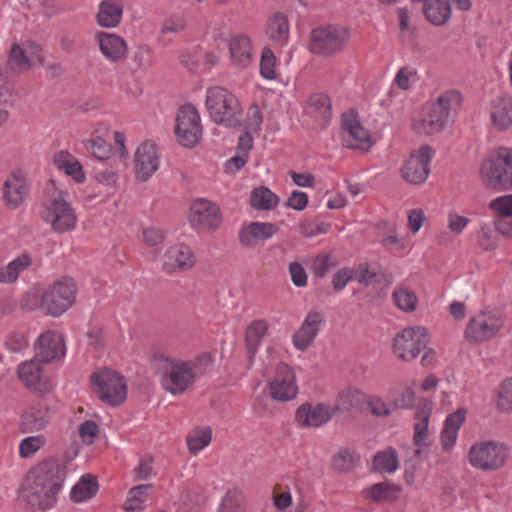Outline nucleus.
I'll return each instance as SVG.
<instances>
[{
	"instance_id": "8",
	"label": "nucleus",
	"mask_w": 512,
	"mask_h": 512,
	"mask_svg": "<svg viewBox=\"0 0 512 512\" xmlns=\"http://www.w3.org/2000/svg\"><path fill=\"white\" fill-rule=\"evenodd\" d=\"M509 456V449L493 441L473 445L469 450V462L478 469L493 471L502 467Z\"/></svg>"
},
{
	"instance_id": "11",
	"label": "nucleus",
	"mask_w": 512,
	"mask_h": 512,
	"mask_svg": "<svg viewBox=\"0 0 512 512\" xmlns=\"http://www.w3.org/2000/svg\"><path fill=\"white\" fill-rule=\"evenodd\" d=\"M76 286L73 281H59L41 296V309L46 315L57 317L75 302Z\"/></svg>"
},
{
	"instance_id": "42",
	"label": "nucleus",
	"mask_w": 512,
	"mask_h": 512,
	"mask_svg": "<svg viewBox=\"0 0 512 512\" xmlns=\"http://www.w3.org/2000/svg\"><path fill=\"white\" fill-rule=\"evenodd\" d=\"M359 461V454L354 448H343L332 458V467L338 473L351 471Z\"/></svg>"
},
{
	"instance_id": "41",
	"label": "nucleus",
	"mask_w": 512,
	"mask_h": 512,
	"mask_svg": "<svg viewBox=\"0 0 512 512\" xmlns=\"http://www.w3.org/2000/svg\"><path fill=\"white\" fill-rule=\"evenodd\" d=\"M153 486L151 484H142L130 489L128 497L124 503V509L127 512H141L144 510V502L148 497V491Z\"/></svg>"
},
{
	"instance_id": "27",
	"label": "nucleus",
	"mask_w": 512,
	"mask_h": 512,
	"mask_svg": "<svg viewBox=\"0 0 512 512\" xmlns=\"http://www.w3.org/2000/svg\"><path fill=\"white\" fill-rule=\"evenodd\" d=\"M491 121L498 130H507L512 125V97L503 95L492 101Z\"/></svg>"
},
{
	"instance_id": "15",
	"label": "nucleus",
	"mask_w": 512,
	"mask_h": 512,
	"mask_svg": "<svg viewBox=\"0 0 512 512\" xmlns=\"http://www.w3.org/2000/svg\"><path fill=\"white\" fill-rule=\"evenodd\" d=\"M44 220L51 224L53 231L65 233L75 227L77 217L70 203L58 197L51 201Z\"/></svg>"
},
{
	"instance_id": "28",
	"label": "nucleus",
	"mask_w": 512,
	"mask_h": 512,
	"mask_svg": "<svg viewBox=\"0 0 512 512\" xmlns=\"http://www.w3.org/2000/svg\"><path fill=\"white\" fill-rule=\"evenodd\" d=\"M30 66V59L27 57L25 51L18 44H13L5 65L0 67V80L7 81L10 74L21 73L28 70Z\"/></svg>"
},
{
	"instance_id": "9",
	"label": "nucleus",
	"mask_w": 512,
	"mask_h": 512,
	"mask_svg": "<svg viewBox=\"0 0 512 512\" xmlns=\"http://www.w3.org/2000/svg\"><path fill=\"white\" fill-rule=\"evenodd\" d=\"M175 135L178 143L185 148L195 147L202 136L200 116L193 104L181 106L177 112Z\"/></svg>"
},
{
	"instance_id": "53",
	"label": "nucleus",
	"mask_w": 512,
	"mask_h": 512,
	"mask_svg": "<svg viewBox=\"0 0 512 512\" xmlns=\"http://www.w3.org/2000/svg\"><path fill=\"white\" fill-rule=\"evenodd\" d=\"M498 407L503 412L512 411V378L506 379L500 386Z\"/></svg>"
},
{
	"instance_id": "62",
	"label": "nucleus",
	"mask_w": 512,
	"mask_h": 512,
	"mask_svg": "<svg viewBox=\"0 0 512 512\" xmlns=\"http://www.w3.org/2000/svg\"><path fill=\"white\" fill-rule=\"evenodd\" d=\"M5 346L12 352H20L28 347V342L23 334L12 332L6 338Z\"/></svg>"
},
{
	"instance_id": "19",
	"label": "nucleus",
	"mask_w": 512,
	"mask_h": 512,
	"mask_svg": "<svg viewBox=\"0 0 512 512\" xmlns=\"http://www.w3.org/2000/svg\"><path fill=\"white\" fill-rule=\"evenodd\" d=\"M341 126L344 133L356 142V144L347 143L346 136L344 135L343 140L346 148L364 149L362 146L363 144H367V150L371 147L372 142L370 133L361 125L358 113L355 109H350L348 112L343 113Z\"/></svg>"
},
{
	"instance_id": "40",
	"label": "nucleus",
	"mask_w": 512,
	"mask_h": 512,
	"mask_svg": "<svg viewBox=\"0 0 512 512\" xmlns=\"http://www.w3.org/2000/svg\"><path fill=\"white\" fill-rule=\"evenodd\" d=\"M279 202V197L267 187H258L252 190L250 205L257 210L273 209Z\"/></svg>"
},
{
	"instance_id": "64",
	"label": "nucleus",
	"mask_w": 512,
	"mask_h": 512,
	"mask_svg": "<svg viewBox=\"0 0 512 512\" xmlns=\"http://www.w3.org/2000/svg\"><path fill=\"white\" fill-rule=\"evenodd\" d=\"M353 279L352 270L349 268H342L338 270L332 278V286L335 291H340L345 288L347 283Z\"/></svg>"
},
{
	"instance_id": "4",
	"label": "nucleus",
	"mask_w": 512,
	"mask_h": 512,
	"mask_svg": "<svg viewBox=\"0 0 512 512\" xmlns=\"http://www.w3.org/2000/svg\"><path fill=\"white\" fill-rule=\"evenodd\" d=\"M480 176L488 189L512 190V149L499 147L486 157L481 163Z\"/></svg>"
},
{
	"instance_id": "3",
	"label": "nucleus",
	"mask_w": 512,
	"mask_h": 512,
	"mask_svg": "<svg viewBox=\"0 0 512 512\" xmlns=\"http://www.w3.org/2000/svg\"><path fill=\"white\" fill-rule=\"evenodd\" d=\"M153 368L162 387L173 395L183 394L196 379L191 362L172 360L164 354L154 356Z\"/></svg>"
},
{
	"instance_id": "50",
	"label": "nucleus",
	"mask_w": 512,
	"mask_h": 512,
	"mask_svg": "<svg viewBox=\"0 0 512 512\" xmlns=\"http://www.w3.org/2000/svg\"><path fill=\"white\" fill-rule=\"evenodd\" d=\"M46 440L43 435L30 436L23 439L19 445V453L22 458H28L44 446Z\"/></svg>"
},
{
	"instance_id": "55",
	"label": "nucleus",
	"mask_w": 512,
	"mask_h": 512,
	"mask_svg": "<svg viewBox=\"0 0 512 512\" xmlns=\"http://www.w3.org/2000/svg\"><path fill=\"white\" fill-rule=\"evenodd\" d=\"M90 150L93 156L99 160H107L112 154V146L101 137L91 140Z\"/></svg>"
},
{
	"instance_id": "38",
	"label": "nucleus",
	"mask_w": 512,
	"mask_h": 512,
	"mask_svg": "<svg viewBox=\"0 0 512 512\" xmlns=\"http://www.w3.org/2000/svg\"><path fill=\"white\" fill-rule=\"evenodd\" d=\"M399 492L400 488L397 485L385 481L373 484L367 491L366 497L374 503H380L395 500Z\"/></svg>"
},
{
	"instance_id": "6",
	"label": "nucleus",
	"mask_w": 512,
	"mask_h": 512,
	"mask_svg": "<svg viewBox=\"0 0 512 512\" xmlns=\"http://www.w3.org/2000/svg\"><path fill=\"white\" fill-rule=\"evenodd\" d=\"M350 39L347 27L327 25L317 27L310 33L309 50L319 56L329 57L342 52Z\"/></svg>"
},
{
	"instance_id": "18",
	"label": "nucleus",
	"mask_w": 512,
	"mask_h": 512,
	"mask_svg": "<svg viewBox=\"0 0 512 512\" xmlns=\"http://www.w3.org/2000/svg\"><path fill=\"white\" fill-rule=\"evenodd\" d=\"M190 222L199 229H216L221 223L219 208L206 199H198L190 208Z\"/></svg>"
},
{
	"instance_id": "47",
	"label": "nucleus",
	"mask_w": 512,
	"mask_h": 512,
	"mask_svg": "<svg viewBox=\"0 0 512 512\" xmlns=\"http://www.w3.org/2000/svg\"><path fill=\"white\" fill-rule=\"evenodd\" d=\"M338 265L337 259L331 254L317 256L312 264V269L315 276L323 278L327 273L336 268Z\"/></svg>"
},
{
	"instance_id": "1",
	"label": "nucleus",
	"mask_w": 512,
	"mask_h": 512,
	"mask_svg": "<svg viewBox=\"0 0 512 512\" xmlns=\"http://www.w3.org/2000/svg\"><path fill=\"white\" fill-rule=\"evenodd\" d=\"M65 478V466L57 459H46L28 472L21 484L20 498L31 509L46 511L56 504Z\"/></svg>"
},
{
	"instance_id": "22",
	"label": "nucleus",
	"mask_w": 512,
	"mask_h": 512,
	"mask_svg": "<svg viewBox=\"0 0 512 512\" xmlns=\"http://www.w3.org/2000/svg\"><path fill=\"white\" fill-rule=\"evenodd\" d=\"M194 265V254L185 244L171 246L164 254L163 270L168 274L187 271Z\"/></svg>"
},
{
	"instance_id": "58",
	"label": "nucleus",
	"mask_w": 512,
	"mask_h": 512,
	"mask_svg": "<svg viewBox=\"0 0 512 512\" xmlns=\"http://www.w3.org/2000/svg\"><path fill=\"white\" fill-rule=\"evenodd\" d=\"M308 202L307 193L294 190L285 202V206L296 211H302L307 207Z\"/></svg>"
},
{
	"instance_id": "59",
	"label": "nucleus",
	"mask_w": 512,
	"mask_h": 512,
	"mask_svg": "<svg viewBox=\"0 0 512 512\" xmlns=\"http://www.w3.org/2000/svg\"><path fill=\"white\" fill-rule=\"evenodd\" d=\"M367 406L370 413L376 417H388L391 415V410L380 397H370L367 400Z\"/></svg>"
},
{
	"instance_id": "23",
	"label": "nucleus",
	"mask_w": 512,
	"mask_h": 512,
	"mask_svg": "<svg viewBox=\"0 0 512 512\" xmlns=\"http://www.w3.org/2000/svg\"><path fill=\"white\" fill-rule=\"evenodd\" d=\"M279 227L270 222H250L243 225L239 231V242L243 247L254 248L259 242H264L277 234Z\"/></svg>"
},
{
	"instance_id": "30",
	"label": "nucleus",
	"mask_w": 512,
	"mask_h": 512,
	"mask_svg": "<svg viewBox=\"0 0 512 512\" xmlns=\"http://www.w3.org/2000/svg\"><path fill=\"white\" fill-rule=\"evenodd\" d=\"M251 42L245 35H236L229 41V52L232 63L240 68H246L251 64Z\"/></svg>"
},
{
	"instance_id": "31",
	"label": "nucleus",
	"mask_w": 512,
	"mask_h": 512,
	"mask_svg": "<svg viewBox=\"0 0 512 512\" xmlns=\"http://www.w3.org/2000/svg\"><path fill=\"white\" fill-rule=\"evenodd\" d=\"M28 192L29 187L25 181L18 177H13L12 179H7L4 183L3 198L9 208L15 209L23 203Z\"/></svg>"
},
{
	"instance_id": "56",
	"label": "nucleus",
	"mask_w": 512,
	"mask_h": 512,
	"mask_svg": "<svg viewBox=\"0 0 512 512\" xmlns=\"http://www.w3.org/2000/svg\"><path fill=\"white\" fill-rule=\"evenodd\" d=\"M490 208L495 210L499 217H512V194L494 199L490 203Z\"/></svg>"
},
{
	"instance_id": "36",
	"label": "nucleus",
	"mask_w": 512,
	"mask_h": 512,
	"mask_svg": "<svg viewBox=\"0 0 512 512\" xmlns=\"http://www.w3.org/2000/svg\"><path fill=\"white\" fill-rule=\"evenodd\" d=\"M266 33L274 42L279 44L286 42L289 36V22L287 17L283 13H275L268 21Z\"/></svg>"
},
{
	"instance_id": "26",
	"label": "nucleus",
	"mask_w": 512,
	"mask_h": 512,
	"mask_svg": "<svg viewBox=\"0 0 512 512\" xmlns=\"http://www.w3.org/2000/svg\"><path fill=\"white\" fill-rule=\"evenodd\" d=\"M101 53L111 62L120 61L127 52L125 40L114 33L98 32L95 35Z\"/></svg>"
},
{
	"instance_id": "39",
	"label": "nucleus",
	"mask_w": 512,
	"mask_h": 512,
	"mask_svg": "<svg viewBox=\"0 0 512 512\" xmlns=\"http://www.w3.org/2000/svg\"><path fill=\"white\" fill-rule=\"evenodd\" d=\"M212 439V429L210 426L196 427L186 437L188 450L191 454H196L208 446Z\"/></svg>"
},
{
	"instance_id": "52",
	"label": "nucleus",
	"mask_w": 512,
	"mask_h": 512,
	"mask_svg": "<svg viewBox=\"0 0 512 512\" xmlns=\"http://www.w3.org/2000/svg\"><path fill=\"white\" fill-rule=\"evenodd\" d=\"M429 417V413L423 412L421 419L414 425L413 442L418 447L427 446Z\"/></svg>"
},
{
	"instance_id": "51",
	"label": "nucleus",
	"mask_w": 512,
	"mask_h": 512,
	"mask_svg": "<svg viewBox=\"0 0 512 512\" xmlns=\"http://www.w3.org/2000/svg\"><path fill=\"white\" fill-rule=\"evenodd\" d=\"M243 501L242 492L239 490H229L224 496L219 507V512H238Z\"/></svg>"
},
{
	"instance_id": "16",
	"label": "nucleus",
	"mask_w": 512,
	"mask_h": 512,
	"mask_svg": "<svg viewBox=\"0 0 512 512\" xmlns=\"http://www.w3.org/2000/svg\"><path fill=\"white\" fill-rule=\"evenodd\" d=\"M20 381L31 391L38 394H46L51 385L43 373L41 362L38 358L22 362L17 368Z\"/></svg>"
},
{
	"instance_id": "44",
	"label": "nucleus",
	"mask_w": 512,
	"mask_h": 512,
	"mask_svg": "<svg viewBox=\"0 0 512 512\" xmlns=\"http://www.w3.org/2000/svg\"><path fill=\"white\" fill-rule=\"evenodd\" d=\"M31 265V257L24 253L11 261L0 273L3 281L12 283L16 281L19 273Z\"/></svg>"
},
{
	"instance_id": "2",
	"label": "nucleus",
	"mask_w": 512,
	"mask_h": 512,
	"mask_svg": "<svg viewBox=\"0 0 512 512\" xmlns=\"http://www.w3.org/2000/svg\"><path fill=\"white\" fill-rule=\"evenodd\" d=\"M462 95L457 90H447L435 102L422 108L421 117L413 119L412 129L422 135L441 132L450 120L452 111H457L462 104Z\"/></svg>"
},
{
	"instance_id": "54",
	"label": "nucleus",
	"mask_w": 512,
	"mask_h": 512,
	"mask_svg": "<svg viewBox=\"0 0 512 512\" xmlns=\"http://www.w3.org/2000/svg\"><path fill=\"white\" fill-rule=\"evenodd\" d=\"M477 241L479 246L485 251H493L498 247L497 239L493 236V228L489 225H483L478 232Z\"/></svg>"
},
{
	"instance_id": "32",
	"label": "nucleus",
	"mask_w": 512,
	"mask_h": 512,
	"mask_svg": "<svg viewBox=\"0 0 512 512\" xmlns=\"http://www.w3.org/2000/svg\"><path fill=\"white\" fill-rule=\"evenodd\" d=\"M123 16V5L112 0H103L99 4L96 15L97 23L101 27L114 28L119 25Z\"/></svg>"
},
{
	"instance_id": "34",
	"label": "nucleus",
	"mask_w": 512,
	"mask_h": 512,
	"mask_svg": "<svg viewBox=\"0 0 512 512\" xmlns=\"http://www.w3.org/2000/svg\"><path fill=\"white\" fill-rule=\"evenodd\" d=\"M423 12L430 23L442 26L451 17V5L448 0H425Z\"/></svg>"
},
{
	"instance_id": "46",
	"label": "nucleus",
	"mask_w": 512,
	"mask_h": 512,
	"mask_svg": "<svg viewBox=\"0 0 512 512\" xmlns=\"http://www.w3.org/2000/svg\"><path fill=\"white\" fill-rule=\"evenodd\" d=\"M275 63L276 57L274 52L270 48L265 47L262 51L260 60V74L263 78L268 80L275 79Z\"/></svg>"
},
{
	"instance_id": "63",
	"label": "nucleus",
	"mask_w": 512,
	"mask_h": 512,
	"mask_svg": "<svg viewBox=\"0 0 512 512\" xmlns=\"http://www.w3.org/2000/svg\"><path fill=\"white\" fill-rule=\"evenodd\" d=\"M289 271L293 284L297 287H304L307 284V274L302 265L298 262L289 264Z\"/></svg>"
},
{
	"instance_id": "37",
	"label": "nucleus",
	"mask_w": 512,
	"mask_h": 512,
	"mask_svg": "<svg viewBox=\"0 0 512 512\" xmlns=\"http://www.w3.org/2000/svg\"><path fill=\"white\" fill-rule=\"evenodd\" d=\"M388 399L395 409H412L415 404V392L407 385L397 386L388 391Z\"/></svg>"
},
{
	"instance_id": "35",
	"label": "nucleus",
	"mask_w": 512,
	"mask_h": 512,
	"mask_svg": "<svg viewBox=\"0 0 512 512\" xmlns=\"http://www.w3.org/2000/svg\"><path fill=\"white\" fill-rule=\"evenodd\" d=\"M373 470L379 473H393L399 467V457L397 451L393 447L375 454L372 461Z\"/></svg>"
},
{
	"instance_id": "45",
	"label": "nucleus",
	"mask_w": 512,
	"mask_h": 512,
	"mask_svg": "<svg viewBox=\"0 0 512 512\" xmlns=\"http://www.w3.org/2000/svg\"><path fill=\"white\" fill-rule=\"evenodd\" d=\"M309 105L318 112L325 121L331 119V100L323 93H314L309 97Z\"/></svg>"
},
{
	"instance_id": "48",
	"label": "nucleus",
	"mask_w": 512,
	"mask_h": 512,
	"mask_svg": "<svg viewBox=\"0 0 512 512\" xmlns=\"http://www.w3.org/2000/svg\"><path fill=\"white\" fill-rule=\"evenodd\" d=\"M355 278L365 287L380 283L379 272L371 269L368 263H362L358 266L355 272Z\"/></svg>"
},
{
	"instance_id": "29",
	"label": "nucleus",
	"mask_w": 512,
	"mask_h": 512,
	"mask_svg": "<svg viewBox=\"0 0 512 512\" xmlns=\"http://www.w3.org/2000/svg\"><path fill=\"white\" fill-rule=\"evenodd\" d=\"M268 323L265 319L252 321L245 329V347L249 364H253L258 346L268 331Z\"/></svg>"
},
{
	"instance_id": "10",
	"label": "nucleus",
	"mask_w": 512,
	"mask_h": 512,
	"mask_svg": "<svg viewBox=\"0 0 512 512\" xmlns=\"http://www.w3.org/2000/svg\"><path fill=\"white\" fill-rule=\"evenodd\" d=\"M428 341V331L425 327H407L395 335L394 353L403 361H412L426 348Z\"/></svg>"
},
{
	"instance_id": "5",
	"label": "nucleus",
	"mask_w": 512,
	"mask_h": 512,
	"mask_svg": "<svg viewBox=\"0 0 512 512\" xmlns=\"http://www.w3.org/2000/svg\"><path fill=\"white\" fill-rule=\"evenodd\" d=\"M206 106L212 120L230 128L242 125V109L238 99L222 87H212L207 91Z\"/></svg>"
},
{
	"instance_id": "21",
	"label": "nucleus",
	"mask_w": 512,
	"mask_h": 512,
	"mask_svg": "<svg viewBox=\"0 0 512 512\" xmlns=\"http://www.w3.org/2000/svg\"><path fill=\"white\" fill-rule=\"evenodd\" d=\"M334 411L325 403L312 406L310 403H303L298 407L295 420L301 427H320L331 420Z\"/></svg>"
},
{
	"instance_id": "25",
	"label": "nucleus",
	"mask_w": 512,
	"mask_h": 512,
	"mask_svg": "<svg viewBox=\"0 0 512 512\" xmlns=\"http://www.w3.org/2000/svg\"><path fill=\"white\" fill-rule=\"evenodd\" d=\"M50 422L49 407L43 402L30 406L22 415L20 430L22 433H33L44 429Z\"/></svg>"
},
{
	"instance_id": "49",
	"label": "nucleus",
	"mask_w": 512,
	"mask_h": 512,
	"mask_svg": "<svg viewBox=\"0 0 512 512\" xmlns=\"http://www.w3.org/2000/svg\"><path fill=\"white\" fill-rule=\"evenodd\" d=\"M151 65V53L148 47L140 46L131 57L130 70L135 73Z\"/></svg>"
},
{
	"instance_id": "43",
	"label": "nucleus",
	"mask_w": 512,
	"mask_h": 512,
	"mask_svg": "<svg viewBox=\"0 0 512 512\" xmlns=\"http://www.w3.org/2000/svg\"><path fill=\"white\" fill-rule=\"evenodd\" d=\"M395 305L404 312H413L416 310L418 298L414 291L397 286L392 294Z\"/></svg>"
},
{
	"instance_id": "13",
	"label": "nucleus",
	"mask_w": 512,
	"mask_h": 512,
	"mask_svg": "<svg viewBox=\"0 0 512 512\" xmlns=\"http://www.w3.org/2000/svg\"><path fill=\"white\" fill-rule=\"evenodd\" d=\"M433 153L434 151L429 145H424L417 153L411 154L401 168L402 177L410 184L424 183L430 173V162Z\"/></svg>"
},
{
	"instance_id": "61",
	"label": "nucleus",
	"mask_w": 512,
	"mask_h": 512,
	"mask_svg": "<svg viewBox=\"0 0 512 512\" xmlns=\"http://www.w3.org/2000/svg\"><path fill=\"white\" fill-rule=\"evenodd\" d=\"M467 410L458 408L455 412L449 414L445 420L444 427L458 432L465 422Z\"/></svg>"
},
{
	"instance_id": "7",
	"label": "nucleus",
	"mask_w": 512,
	"mask_h": 512,
	"mask_svg": "<svg viewBox=\"0 0 512 512\" xmlns=\"http://www.w3.org/2000/svg\"><path fill=\"white\" fill-rule=\"evenodd\" d=\"M90 382L98 398L110 406L121 405L127 397L125 378L109 368L94 372L90 377Z\"/></svg>"
},
{
	"instance_id": "33",
	"label": "nucleus",
	"mask_w": 512,
	"mask_h": 512,
	"mask_svg": "<svg viewBox=\"0 0 512 512\" xmlns=\"http://www.w3.org/2000/svg\"><path fill=\"white\" fill-rule=\"evenodd\" d=\"M99 490L98 479L94 474H84L81 476L70 492V499L74 503L85 502L93 498Z\"/></svg>"
},
{
	"instance_id": "12",
	"label": "nucleus",
	"mask_w": 512,
	"mask_h": 512,
	"mask_svg": "<svg viewBox=\"0 0 512 512\" xmlns=\"http://www.w3.org/2000/svg\"><path fill=\"white\" fill-rule=\"evenodd\" d=\"M503 325V319L497 314L481 312L469 320L465 329V335L471 342H482L492 338Z\"/></svg>"
},
{
	"instance_id": "57",
	"label": "nucleus",
	"mask_w": 512,
	"mask_h": 512,
	"mask_svg": "<svg viewBox=\"0 0 512 512\" xmlns=\"http://www.w3.org/2000/svg\"><path fill=\"white\" fill-rule=\"evenodd\" d=\"M78 431L84 442L92 444L99 434V426L95 421L86 420L80 424Z\"/></svg>"
},
{
	"instance_id": "17",
	"label": "nucleus",
	"mask_w": 512,
	"mask_h": 512,
	"mask_svg": "<svg viewBox=\"0 0 512 512\" xmlns=\"http://www.w3.org/2000/svg\"><path fill=\"white\" fill-rule=\"evenodd\" d=\"M35 357L41 363H52L65 354V344L63 337L54 332L46 331L41 334L34 344Z\"/></svg>"
},
{
	"instance_id": "24",
	"label": "nucleus",
	"mask_w": 512,
	"mask_h": 512,
	"mask_svg": "<svg viewBox=\"0 0 512 512\" xmlns=\"http://www.w3.org/2000/svg\"><path fill=\"white\" fill-rule=\"evenodd\" d=\"M323 322V314L318 311H310L299 330L293 335L294 346L305 351L312 345L318 335Z\"/></svg>"
},
{
	"instance_id": "20",
	"label": "nucleus",
	"mask_w": 512,
	"mask_h": 512,
	"mask_svg": "<svg viewBox=\"0 0 512 512\" xmlns=\"http://www.w3.org/2000/svg\"><path fill=\"white\" fill-rule=\"evenodd\" d=\"M135 174L141 181H147L158 169V156L156 145L152 141L143 142L135 152Z\"/></svg>"
},
{
	"instance_id": "14",
	"label": "nucleus",
	"mask_w": 512,
	"mask_h": 512,
	"mask_svg": "<svg viewBox=\"0 0 512 512\" xmlns=\"http://www.w3.org/2000/svg\"><path fill=\"white\" fill-rule=\"evenodd\" d=\"M270 396L273 400L286 402L296 397L298 387L292 367L281 362L276 367L274 379L269 383Z\"/></svg>"
},
{
	"instance_id": "60",
	"label": "nucleus",
	"mask_w": 512,
	"mask_h": 512,
	"mask_svg": "<svg viewBox=\"0 0 512 512\" xmlns=\"http://www.w3.org/2000/svg\"><path fill=\"white\" fill-rule=\"evenodd\" d=\"M330 225L324 222L314 223L309 221H303L299 224L301 234L306 237H313L317 234L326 233Z\"/></svg>"
}]
</instances>
